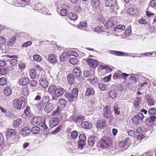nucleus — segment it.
<instances>
[{"label": "nucleus", "instance_id": "9", "mask_svg": "<svg viewBox=\"0 0 156 156\" xmlns=\"http://www.w3.org/2000/svg\"><path fill=\"white\" fill-rule=\"evenodd\" d=\"M54 108L53 105L51 103H48L46 105L44 108V110L47 113H49L51 112L53 110Z\"/></svg>", "mask_w": 156, "mask_h": 156}, {"label": "nucleus", "instance_id": "40", "mask_svg": "<svg viewBox=\"0 0 156 156\" xmlns=\"http://www.w3.org/2000/svg\"><path fill=\"white\" fill-rule=\"evenodd\" d=\"M85 140H79L78 141V144L79 145V147L82 149L83 147L86 144Z\"/></svg>", "mask_w": 156, "mask_h": 156}, {"label": "nucleus", "instance_id": "43", "mask_svg": "<svg viewBox=\"0 0 156 156\" xmlns=\"http://www.w3.org/2000/svg\"><path fill=\"white\" fill-rule=\"evenodd\" d=\"M60 104L64 108L66 106L67 104L66 101L64 99L62 98L59 100Z\"/></svg>", "mask_w": 156, "mask_h": 156}, {"label": "nucleus", "instance_id": "14", "mask_svg": "<svg viewBox=\"0 0 156 156\" xmlns=\"http://www.w3.org/2000/svg\"><path fill=\"white\" fill-rule=\"evenodd\" d=\"M94 93V91L93 88L91 87H89L86 89L85 94L87 96H93Z\"/></svg>", "mask_w": 156, "mask_h": 156}, {"label": "nucleus", "instance_id": "15", "mask_svg": "<svg viewBox=\"0 0 156 156\" xmlns=\"http://www.w3.org/2000/svg\"><path fill=\"white\" fill-rule=\"evenodd\" d=\"M91 3L93 9H99L100 6L99 0H91Z\"/></svg>", "mask_w": 156, "mask_h": 156}, {"label": "nucleus", "instance_id": "60", "mask_svg": "<svg viewBox=\"0 0 156 156\" xmlns=\"http://www.w3.org/2000/svg\"><path fill=\"white\" fill-rule=\"evenodd\" d=\"M71 137L75 139H76L78 136V133L77 132L75 131H73L71 135Z\"/></svg>", "mask_w": 156, "mask_h": 156}, {"label": "nucleus", "instance_id": "2", "mask_svg": "<svg viewBox=\"0 0 156 156\" xmlns=\"http://www.w3.org/2000/svg\"><path fill=\"white\" fill-rule=\"evenodd\" d=\"M112 112L110 108L108 106H106L103 108V116L105 118H110L112 116Z\"/></svg>", "mask_w": 156, "mask_h": 156}, {"label": "nucleus", "instance_id": "24", "mask_svg": "<svg viewBox=\"0 0 156 156\" xmlns=\"http://www.w3.org/2000/svg\"><path fill=\"white\" fill-rule=\"evenodd\" d=\"M16 132L13 129H9L7 132V135L9 137H14Z\"/></svg>", "mask_w": 156, "mask_h": 156}, {"label": "nucleus", "instance_id": "36", "mask_svg": "<svg viewBox=\"0 0 156 156\" xmlns=\"http://www.w3.org/2000/svg\"><path fill=\"white\" fill-rule=\"evenodd\" d=\"M69 62L70 64L73 65H77L78 63V59L76 58H74L70 59L69 60Z\"/></svg>", "mask_w": 156, "mask_h": 156}, {"label": "nucleus", "instance_id": "4", "mask_svg": "<svg viewBox=\"0 0 156 156\" xmlns=\"http://www.w3.org/2000/svg\"><path fill=\"white\" fill-rule=\"evenodd\" d=\"M42 120L41 117H34L31 120L30 122L33 125L38 126L42 123Z\"/></svg>", "mask_w": 156, "mask_h": 156}, {"label": "nucleus", "instance_id": "39", "mask_svg": "<svg viewBox=\"0 0 156 156\" xmlns=\"http://www.w3.org/2000/svg\"><path fill=\"white\" fill-rule=\"evenodd\" d=\"M94 31L96 32H101L104 31L103 27L101 26H99L94 29Z\"/></svg>", "mask_w": 156, "mask_h": 156}, {"label": "nucleus", "instance_id": "63", "mask_svg": "<svg viewBox=\"0 0 156 156\" xmlns=\"http://www.w3.org/2000/svg\"><path fill=\"white\" fill-rule=\"evenodd\" d=\"M136 117L138 118V119L140 120H142L144 118V115L141 112H139L137 114V115H136Z\"/></svg>", "mask_w": 156, "mask_h": 156}, {"label": "nucleus", "instance_id": "28", "mask_svg": "<svg viewBox=\"0 0 156 156\" xmlns=\"http://www.w3.org/2000/svg\"><path fill=\"white\" fill-rule=\"evenodd\" d=\"M22 122V119H18L14 121L13 123V126L14 128L18 127L21 123Z\"/></svg>", "mask_w": 156, "mask_h": 156}, {"label": "nucleus", "instance_id": "52", "mask_svg": "<svg viewBox=\"0 0 156 156\" xmlns=\"http://www.w3.org/2000/svg\"><path fill=\"white\" fill-rule=\"evenodd\" d=\"M121 74L119 73H114L113 75L114 79H117L121 78Z\"/></svg>", "mask_w": 156, "mask_h": 156}, {"label": "nucleus", "instance_id": "44", "mask_svg": "<svg viewBox=\"0 0 156 156\" xmlns=\"http://www.w3.org/2000/svg\"><path fill=\"white\" fill-rule=\"evenodd\" d=\"M40 11L41 13L43 14L46 15L49 14L48 9L45 7H42V9L40 8Z\"/></svg>", "mask_w": 156, "mask_h": 156}, {"label": "nucleus", "instance_id": "59", "mask_svg": "<svg viewBox=\"0 0 156 156\" xmlns=\"http://www.w3.org/2000/svg\"><path fill=\"white\" fill-rule=\"evenodd\" d=\"M156 119V118L155 116H151V117L149 119H148L147 120L151 124H153L154 123V122L155 121Z\"/></svg>", "mask_w": 156, "mask_h": 156}, {"label": "nucleus", "instance_id": "53", "mask_svg": "<svg viewBox=\"0 0 156 156\" xmlns=\"http://www.w3.org/2000/svg\"><path fill=\"white\" fill-rule=\"evenodd\" d=\"M70 93L76 98L78 95V90L77 88H75L72 90V92Z\"/></svg>", "mask_w": 156, "mask_h": 156}, {"label": "nucleus", "instance_id": "16", "mask_svg": "<svg viewBox=\"0 0 156 156\" xmlns=\"http://www.w3.org/2000/svg\"><path fill=\"white\" fill-rule=\"evenodd\" d=\"M63 5L64 6L63 8H65L66 9H62L60 11V13L62 16H66L68 13V11L66 9L69 8L70 7V5L69 4L68 5H67L66 4H64Z\"/></svg>", "mask_w": 156, "mask_h": 156}, {"label": "nucleus", "instance_id": "5", "mask_svg": "<svg viewBox=\"0 0 156 156\" xmlns=\"http://www.w3.org/2000/svg\"><path fill=\"white\" fill-rule=\"evenodd\" d=\"M108 145V141L106 140L101 139L97 143V146L99 147H107Z\"/></svg>", "mask_w": 156, "mask_h": 156}, {"label": "nucleus", "instance_id": "35", "mask_svg": "<svg viewBox=\"0 0 156 156\" xmlns=\"http://www.w3.org/2000/svg\"><path fill=\"white\" fill-rule=\"evenodd\" d=\"M69 17L71 20H76L78 18V16L76 13H70L69 15Z\"/></svg>", "mask_w": 156, "mask_h": 156}, {"label": "nucleus", "instance_id": "50", "mask_svg": "<svg viewBox=\"0 0 156 156\" xmlns=\"http://www.w3.org/2000/svg\"><path fill=\"white\" fill-rule=\"evenodd\" d=\"M50 101V98L48 96H44L42 98V101L43 103H46Z\"/></svg>", "mask_w": 156, "mask_h": 156}, {"label": "nucleus", "instance_id": "56", "mask_svg": "<svg viewBox=\"0 0 156 156\" xmlns=\"http://www.w3.org/2000/svg\"><path fill=\"white\" fill-rule=\"evenodd\" d=\"M139 119L136 116L133 117L132 118V122L135 124H137L139 122Z\"/></svg>", "mask_w": 156, "mask_h": 156}, {"label": "nucleus", "instance_id": "61", "mask_svg": "<svg viewBox=\"0 0 156 156\" xmlns=\"http://www.w3.org/2000/svg\"><path fill=\"white\" fill-rule=\"evenodd\" d=\"M30 84L32 87H35L37 84V82L36 80H32L30 82Z\"/></svg>", "mask_w": 156, "mask_h": 156}, {"label": "nucleus", "instance_id": "10", "mask_svg": "<svg viewBox=\"0 0 156 156\" xmlns=\"http://www.w3.org/2000/svg\"><path fill=\"white\" fill-rule=\"evenodd\" d=\"M30 82V80L28 78L24 77L21 78L19 81V83L20 85H26Z\"/></svg>", "mask_w": 156, "mask_h": 156}, {"label": "nucleus", "instance_id": "45", "mask_svg": "<svg viewBox=\"0 0 156 156\" xmlns=\"http://www.w3.org/2000/svg\"><path fill=\"white\" fill-rule=\"evenodd\" d=\"M129 54L121 51H117L116 56H127Z\"/></svg>", "mask_w": 156, "mask_h": 156}, {"label": "nucleus", "instance_id": "18", "mask_svg": "<svg viewBox=\"0 0 156 156\" xmlns=\"http://www.w3.org/2000/svg\"><path fill=\"white\" fill-rule=\"evenodd\" d=\"M39 83L41 86L44 88L47 87L48 84V81L44 78L41 79L39 81Z\"/></svg>", "mask_w": 156, "mask_h": 156}, {"label": "nucleus", "instance_id": "25", "mask_svg": "<svg viewBox=\"0 0 156 156\" xmlns=\"http://www.w3.org/2000/svg\"><path fill=\"white\" fill-rule=\"evenodd\" d=\"M141 99L140 98H136L134 102V105L136 109L140 108V104L141 103Z\"/></svg>", "mask_w": 156, "mask_h": 156}, {"label": "nucleus", "instance_id": "58", "mask_svg": "<svg viewBox=\"0 0 156 156\" xmlns=\"http://www.w3.org/2000/svg\"><path fill=\"white\" fill-rule=\"evenodd\" d=\"M22 92L23 94L26 96H27L29 95V92L28 89L27 88L23 89Z\"/></svg>", "mask_w": 156, "mask_h": 156}, {"label": "nucleus", "instance_id": "8", "mask_svg": "<svg viewBox=\"0 0 156 156\" xmlns=\"http://www.w3.org/2000/svg\"><path fill=\"white\" fill-rule=\"evenodd\" d=\"M65 90L63 88H59L56 89L54 91L55 95L57 97L63 95Z\"/></svg>", "mask_w": 156, "mask_h": 156}, {"label": "nucleus", "instance_id": "55", "mask_svg": "<svg viewBox=\"0 0 156 156\" xmlns=\"http://www.w3.org/2000/svg\"><path fill=\"white\" fill-rule=\"evenodd\" d=\"M44 5L42 3H39L35 5V10H40V9L41 7H43Z\"/></svg>", "mask_w": 156, "mask_h": 156}, {"label": "nucleus", "instance_id": "38", "mask_svg": "<svg viewBox=\"0 0 156 156\" xmlns=\"http://www.w3.org/2000/svg\"><path fill=\"white\" fill-rule=\"evenodd\" d=\"M112 21L111 20H108L107 22L103 23V24L105 27L106 28L108 29L109 27H111L112 25Z\"/></svg>", "mask_w": 156, "mask_h": 156}, {"label": "nucleus", "instance_id": "20", "mask_svg": "<svg viewBox=\"0 0 156 156\" xmlns=\"http://www.w3.org/2000/svg\"><path fill=\"white\" fill-rule=\"evenodd\" d=\"M87 81H89L90 83L94 85L98 83V78L97 77H94L92 76L90 77L87 79Z\"/></svg>", "mask_w": 156, "mask_h": 156}, {"label": "nucleus", "instance_id": "34", "mask_svg": "<svg viewBox=\"0 0 156 156\" xmlns=\"http://www.w3.org/2000/svg\"><path fill=\"white\" fill-rule=\"evenodd\" d=\"M81 71L80 69H74L73 71V74L74 76L77 77L79 76L80 75Z\"/></svg>", "mask_w": 156, "mask_h": 156}, {"label": "nucleus", "instance_id": "51", "mask_svg": "<svg viewBox=\"0 0 156 156\" xmlns=\"http://www.w3.org/2000/svg\"><path fill=\"white\" fill-rule=\"evenodd\" d=\"M7 83V81L5 78L2 77L0 78V84L1 85H5Z\"/></svg>", "mask_w": 156, "mask_h": 156}, {"label": "nucleus", "instance_id": "64", "mask_svg": "<svg viewBox=\"0 0 156 156\" xmlns=\"http://www.w3.org/2000/svg\"><path fill=\"white\" fill-rule=\"evenodd\" d=\"M62 125H59L56 129L53 132V133L55 134L59 132L62 129Z\"/></svg>", "mask_w": 156, "mask_h": 156}, {"label": "nucleus", "instance_id": "31", "mask_svg": "<svg viewBox=\"0 0 156 156\" xmlns=\"http://www.w3.org/2000/svg\"><path fill=\"white\" fill-rule=\"evenodd\" d=\"M16 38L15 37L13 36L10 37L8 42V45L9 46H12L15 42Z\"/></svg>", "mask_w": 156, "mask_h": 156}, {"label": "nucleus", "instance_id": "42", "mask_svg": "<svg viewBox=\"0 0 156 156\" xmlns=\"http://www.w3.org/2000/svg\"><path fill=\"white\" fill-rule=\"evenodd\" d=\"M114 110L115 113L118 115L120 113L119 108L117 105H115L114 108Z\"/></svg>", "mask_w": 156, "mask_h": 156}, {"label": "nucleus", "instance_id": "37", "mask_svg": "<svg viewBox=\"0 0 156 156\" xmlns=\"http://www.w3.org/2000/svg\"><path fill=\"white\" fill-rule=\"evenodd\" d=\"M108 94L109 97L110 98H113L116 97V94L114 90H110L108 93Z\"/></svg>", "mask_w": 156, "mask_h": 156}, {"label": "nucleus", "instance_id": "47", "mask_svg": "<svg viewBox=\"0 0 156 156\" xmlns=\"http://www.w3.org/2000/svg\"><path fill=\"white\" fill-rule=\"evenodd\" d=\"M34 60L37 62H40L42 58L40 56L38 55H35L33 56Z\"/></svg>", "mask_w": 156, "mask_h": 156}, {"label": "nucleus", "instance_id": "29", "mask_svg": "<svg viewBox=\"0 0 156 156\" xmlns=\"http://www.w3.org/2000/svg\"><path fill=\"white\" fill-rule=\"evenodd\" d=\"M30 129V132L34 134H38L40 131V129L37 126L32 127Z\"/></svg>", "mask_w": 156, "mask_h": 156}, {"label": "nucleus", "instance_id": "6", "mask_svg": "<svg viewBox=\"0 0 156 156\" xmlns=\"http://www.w3.org/2000/svg\"><path fill=\"white\" fill-rule=\"evenodd\" d=\"M71 120L75 122L76 123L80 122L84 120V117L83 116H72L71 117Z\"/></svg>", "mask_w": 156, "mask_h": 156}, {"label": "nucleus", "instance_id": "62", "mask_svg": "<svg viewBox=\"0 0 156 156\" xmlns=\"http://www.w3.org/2000/svg\"><path fill=\"white\" fill-rule=\"evenodd\" d=\"M150 5L152 7H156V0H152L150 3Z\"/></svg>", "mask_w": 156, "mask_h": 156}, {"label": "nucleus", "instance_id": "27", "mask_svg": "<svg viewBox=\"0 0 156 156\" xmlns=\"http://www.w3.org/2000/svg\"><path fill=\"white\" fill-rule=\"evenodd\" d=\"M105 126V121L104 120L100 121L97 124L96 127L98 129H101L104 127Z\"/></svg>", "mask_w": 156, "mask_h": 156}, {"label": "nucleus", "instance_id": "19", "mask_svg": "<svg viewBox=\"0 0 156 156\" xmlns=\"http://www.w3.org/2000/svg\"><path fill=\"white\" fill-rule=\"evenodd\" d=\"M67 79L68 83L70 85H72L75 83L73 75L71 74H69L67 75Z\"/></svg>", "mask_w": 156, "mask_h": 156}, {"label": "nucleus", "instance_id": "46", "mask_svg": "<svg viewBox=\"0 0 156 156\" xmlns=\"http://www.w3.org/2000/svg\"><path fill=\"white\" fill-rule=\"evenodd\" d=\"M127 12L128 14L130 15H133L135 13V10L133 8H130L128 9Z\"/></svg>", "mask_w": 156, "mask_h": 156}, {"label": "nucleus", "instance_id": "49", "mask_svg": "<svg viewBox=\"0 0 156 156\" xmlns=\"http://www.w3.org/2000/svg\"><path fill=\"white\" fill-rule=\"evenodd\" d=\"M148 113L151 115H154L156 114V109L154 108H151L149 110Z\"/></svg>", "mask_w": 156, "mask_h": 156}, {"label": "nucleus", "instance_id": "7", "mask_svg": "<svg viewBox=\"0 0 156 156\" xmlns=\"http://www.w3.org/2000/svg\"><path fill=\"white\" fill-rule=\"evenodd\" d=\"M59 120L58 118H53L49 121V125L51 127L53 128L57 125L59 122Z\"/></svg>", "mask_w": 156, "mask_h": 156}, {"label": "nucleus", "instance_id": "22", "mask_svg": "<svg viewBox=\"0 0 156 156\" xmlns=\"http://www.w3.org/2000/svg\"><path fill=\"white\" fill-rule=\"evenodd\" d=\"M10 30L9 28L3 29L1 31L2 35L5 36H8L10 35Z\"/></svg>", "mask_w": 156, "mask_h": 156}, {"label": "nucleus", "instance_id": "41", "mask_svg": "<svg viewBox=\"0 0 156 156\" xmlns=\"http://www.w3.org/2000/svg\"><path fill=\"white\" fill-rule=\"evenodd\" d=\"M67 53L68 56L73 55L76 57H77L78 55V54L75 51H69L67 52Z\"/></svg>", "mask_w": 156, "mask_h": 156}, {"label": "nucleus", "instance_id": "3", "mask_svg": "<svg viewBox=\"0 0 156 156\" xmlns=\"http://www.w3.org/2000/svg\"><path fill=\"white\" fill-rule=\"evenodd\" d=\"M86 62L91 67L94 68H95L99 64L97 60L91 58L87 59Z\"/></svg>", "mask_w": 156, "mask_h": 156}, {"label": "nucleus", "instance_id": "48", "mask_svg": "<svg viewBox=\"0 0 156 156\" xmlns=\"http://www.w3.org/2000/svg\"><path fill=\"white\" fill-rule=\"evenodd\" d=\"M98 87L99 89L101 90H104L107 88V86L102 83H99L98 84Z\"/></svg>", "mask_w": 156, "mask_h": 156}, {"label": "nucleus", "instance_id": "32", "mask_svg": "<svg viewBox=\"0 0 156 156\" xmlns=\"http://www.w3.org/2000/svg\"><path fill=\"white\" fill-rule=\"evenodd\" d=\"M94 138L93 136L90 137L88 140V144L90 146H93L94 143Z\"/></svg>", "mask_w": 156, "mask_h": 156}, {"label": "nucleus", "instance_id": "57", "mask_svg": "<svg viewBox=\"0 0 156 156\" xmlns=\"http://www.w3.org/2000/svg\"><path fill=\"white\" fill-rule=\"evenodd\" d=\"M111 75L110 74L108 76H105L103 78V80L105 82L109 81L111 79Z\"/></svg>", "mask_w": 156, "mask_h": 156}, {"label": "nucleus", "instance_id": "21", "mask_svg": "<svg viewBox=\"0 0 156 156\" xmlns=\"http://www.w3.org/2000/svg\"><path fill=\"white\" fill-rule=\"evenodd\" d=\"M30 132V129L28 127H26L22 129L20 131V133L23 135L29 134Z\"/></svg>", "mask_w": 156, "mask_h": 156}, {"label": "nucleus", "instance_id": "13", "mask_svg": "<svg viewBox=\"0 0 156 156\" xmlns=\"http://www.w3.org/2000/svg\"><path fill=\"white\" fill-rule=\"evenodd\" d=\"M65 98L70 102H72L74 101V98H76L73 95L70 93L66 92L65 94Z\"/></svg>", "mask_w": 156, "mask_h": 156}, {"label": "nucleus", "instance_id": "33", "mask_svg": "<svg viewBox=\"0 0 156 156\" xmlns=\"http://www.w3.org/2000/svg\"><path fill=\"white\" fill-rule=\"evenodd\" d=\"M30 76L32 79H34L36 77V72L35 69H31L30 71Z\"/></svg>", "mask_w": 156, "mask_h": 156}, {"label": "nucleus", "instance_id": "30", "mask_svg": "<svg viewBox=\"0 0 156 156\" xmlns=\"http://www.w3.org/2000/svg\"><path fill=\"white\" fill-rule=\"evenodd\" d=\"M48 60L51 63H54L57 61L56 58L54 54H51L48 57Z\"/></svg>", "mask_w": 156, "mask_h": 156}, {"label": "nucleus", "instance_id": "26", "mask_svg": "<svg viewBox=\"0 0 156 156\" xmlns=\"http://www.w3.org/2000/svg\"><path fill=\"white\" fill-rule=\"evenodd\" d=\"M4 92L6 96H9L11 94L12 92V90L10 87H7L5 88Z\"/></svg>", "mask_w": 156, "mask_h": 156}, {"label": "nucleus", "instance_id": "12", "mask_svg": "<svg viewBox=\"0 0 156 156\" xmlns=\"http://www.w3.org/2000/svg\"><path fill=\"white\" fill-rule=\"evenodd\" d=\"M125 29V26L124 25H117L114 29V31L116 33L121 32Z\"/></svg>", "mask_w": 156, "mask_h": 156}, {"label": "nucleus", "instance_id": "11", "mask_svg": "<svg viewBox=\"0 0 156 156\" xmlns=\"http://www.w3.org/2000/svg\"><path fill=\"white\" fill-rule=\"evenodd\" d=\"M130 140L129 138H126L124 141H121L119 143V145L120 147L123 148L126 146L130 144Z\"/></svg>", "mask_w": 156, "mask_h": 156}, {"label": "nucleus", "instance_id": "23", "mask_svg": "<svg viewBox=\"0 0 156 156\" xmlns=\"http://www.w3.org/2000/svg\"><path fill=\"white\" fill-rule=\"evenodd\" d=\"M116 2V0H106L105 5L106 6L112 7L114 6Z\"/></svg>", "mask_w": 156, "mask_h": 156}, {"label": "nucleus", "instance_id": "17", "mask_svg": "<svg viewBox=\"0 0 156 156\" xmlns=\"http://www.w3.org/2000/svg\"><path fill=\"white\" fill-rule=\"evenodd\" d=\"M81 125L82 127L86 129H90L92 127V124L90 122L86 121L81 122Z\"/></svg>", "mask_w": 156, "mask_h": 156}, {"label": "nucleus", "instance_id": "1", "mask_svg": "<svg viewBox=\"0 0 156 156\" xmlns=\"http://www.w3.org/2000/svg\"><path fill=\"white\" fill-rule=\"evenodd\" d=\"M13 104L14 108L20 109L22 106L25 107L26 104L25 99L23 97H21L19 99H15L13 101Z\"/></svg>", "mask_w": 156, "mask_h": 156}, {"label": "nucleus", "instance_id": "54", "mask_svg": "<svg viewBox=\"0 0 156 156\" xmlns=\"http://www.w3.org/2000/svg\"><path fill=\"white\" fill-rule=\"evenodd\" d=\"M31 44L32 42L31 41H28L23 44L22 46L23 47H27L30 45Z\"/></svg>", "mask_w": 156, "mask_h": 156}]
</instances>
